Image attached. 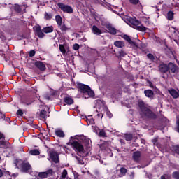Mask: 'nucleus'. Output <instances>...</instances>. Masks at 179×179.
Wrapping results in <instances>:
<instances>
[{
	"label": "nucleus",
	"mask_w": 179,
	"mask_h": 179,
	"mask_svg": "<svg viewBox=\"0 0 179 179\" xmlns=\"http://www.w3.org/2000/svg\"><path fill=\"white\" fill-rule=\"evenodd\" d=\"M138 106L140 108V115L142 118H148V120H156L157 118L156 113L150 110L148 104L143 101H138Z\"/></svg>",
	"instance_id": "1"
},
{
	"label": "nucleus",
	"mask_w": 179,
	"mask_h": 179,
	"mask_svg": "<svg viewBox=\"0 0 179 179\" xmlns=\"http://www.w3.org/2000/svg\"><path fill=\"white\" fill-rule=\"evenodd\" d=\"M126 20L127 23L129 24V26L132 27L133 29H135V30H138V31H146L148 30V28H146L145 26H143L141 22L136 19V17H127Z\"/></svg>",
	"instance_id": "2"
},
{
	"label": "nucleus",
	"mask_w": 179,
	"mask_h": 179,
	"mask_svg": "<svg viewBox=\"0 0 179 179\" xmlns=\"http://www.w3.org/2000/svg\"><path fill=\"white\" fill-rule=\"evenodd\" d=\"M77 87L80 93L84 94L85 99L94 97V91L90 88V86L80 83L77 84Z\"/></svg>",
	"instance_id": "3"
},
{
	"label": "nucleus",
	"mask_w": 179,
	"mask_h": 179,
	"mask_svg": "<svg viewBox=\"0 0 179 179\" xmlns=\"http://www.w3.org/2000/svg\"><path fill=\"white\" fill-rule=\"evenodd\" d=\"M35 35L38 37V38H44L45 37V33L46 34H48V33H52L54 31V27L50 26V27H43L41 30V27L38 26L35 27Z\"/></svg>",
	"instance_id": "4"
},
{
	"label": "nucleus",
	"mask_w": 179,
	"mask_h": 179,
	"mask_svg": "<svg viewBox=\"0 0 179 179\" xmlns=\"http://www.w3.org/2000/svg\"><path fill=\"white\" fill-rule=\"evenodd\" d=\"M71 146L75 152H77L78 156H80V153H83V152H85V148L83 147V144H82L79 141H73L71 143Z\"/></svg>",
	"instance_id": "5"
},
{
	"label": "nucleus",
	"mask_w": 179,
	"mask_h": 179,
	"mask_svg": "<svg viewBox=\"0 0 179 179\" xmlns=\"http://www.w3.org/2000/svg\"><path fill=\"white\" fill-rule=\"evenodd\" d=\"M57 6L64 13H73V8L69 5L64 4V3H58Z\"/></svg>",
	"instance_id": "6"
},
{
	"label": "nucleus",
	"mask_w": 179,
	"mask_h": 179,
	"mask_svg": "<svg viewBox=\"0 0 179 179\" xmlns=\"http://www.w3.org/2000/svg\"><path fill=\"white\" fill-rule=\"evenodd\" d=\"M169 73H177L178 72L179 67L177 64L169 62L168 63Z\"/></svg>",
	"instance_id": "7"
},
{
	"label": "nucleus",
	"mask_w": 179,
	"mask_h": 179,
	"mask_svg": "<svg viewBox=\"0 0 179 179\" xmlns=\"http://www.w3.org/2000/svg\"><path fill=\"white\" fill-rule=\"evenodd\" d=\"M53 173L54 171L52 169H48L45 172H39L38 177L41 179L48 178V177H51V176H52Z\"/></svg>",
	"instance_id": "8"
},
{
	"label": "nucleus",
	"mask_w": 179,
	"mask_h": 179,
	"mask_svg": "<svg viewBox=\"0 0 179 179\" xmlns=\"http://www.w3.org/2000/svg\"><path fill=\"white\" fill-rule=\"evenodd\" d=\"M158 68L159 72L163 75L169 73V64H161Z\"/></svg>",
	"instance_id": "9"
},
{
	"label": "nucleus",
	"mask_w": 179,
	"mask_h": 179,
	"mask_svg": "<svg viewBox=\"0 0 179 179\" xmlns=\"http://www.w3.org/2000/svg\"><path fill=\"white\" fill-rule=\"evenodd\" d=\"M50 158L51 159L52 162H53V163H55L56 164L59 163V155H58V152H50Z\"/></svg>",
	"instance_id": "10"
},
{
	"label": "nucleus",
	"mask_w": 179,
	"mask_h": 179,
	"mask_svg": "<svg viewBox=\"0 0 179 179\" xmlns=\"http://www.w3.org/2000/svg\"><path fill=\"white\" fill-rule=\"evenodd\" d=\"M34 102V99L31 96H26L21 99L22 104H25L26 106H30Z\"/></svg>",
	"instance_id": "11"
},
{
	"label": "nucleus",
	"mask_w": 179,
	"mask_h": 179,
	"mask_svg": "<svg viewBox=\"0 0 179 179\" xmlns=\"http://www.w3.org/2000/svg\"><path fill=\"white\" fill-rule=\"evenodd\" d=\"M34 65L36 68L39 69V71H44L45 69H47V67H45V64L43 62L41 61H36L34 63Z\"/></svg>",
	"instance_id": "12"
},
{
	"label": "nucleus",
	"mask_w": 179,
	"mask_h": 179,
	"mask_svg": "<svg viewBox=\"0 0 179 179\" xmlns=\"http://www.w3.org/2000/svg\"><path fill=\"white\" fill-rule=\"evenodd\" d=\"M106 28L108 30V32L110 33V34H112L113 36H115V34H117V29L114 27H113V26H111V24H107L106 26Z\"/></svg>",
	"instance_id": "13"
},
{
	"label": "nucleus",
	"mask_w": 179,
	"mask_h": 179,
	"mask_svg": "<svg viewBox=\"0 0 179 179\" xmlns=\"http://www.w3.org/2000/svg\"><path fill=\"white\" fill-rule=\"evenodd\" d=\"M92 31L96 36H100V34H103V32L101 31V29H99V27H97V26L96 25L92 26Z\"/></svg>",
	"instance_id": "14"
},
{
	"label": "nucleus",
	"mask_w": 179,
	"mask_h": 179,
	"mask_svg": "<svg viewBox=\"0 0 179 179\" xmlns=\"http://www.w3.org/2000/svg\"><path fill=\"white\" fill-rule=\"evenodd\" d=\"M144 94L152 100L155 96V92L152 90H144Z\"/></svg>",
	"instance_id": "15"
},
{
	"label": "nucleus",
	"mask_w": 179,
	"mask_h": 179,
	"mask_svg": "<svg viewBox=\"0 0 179 179\" xmlns=\"http://www.w3.org/2000/svg\"><path fill=\"white\" fill-rule=\"evenodd\" d=\"M169 93L172 96L173 99H178L179 97V94L177 90L174 89L169 90H168Z\"/></svg>",
	"instance_id": "16"
},
{
	"label": "nucleus",
	"mask_w": 179,
	"mask_h": 179,
	"mask_svg": "<svg viewBox=\"0 0 179 179\" xmlns=\"http://www.w3.org/2000/svg\"><path fill=\"white\" fill-rule=\"evenodd\" d=\"M64 102L67 104V106H72L73 104L74 101L71 96H66L64 98Z\"/></svg>",
	"instance_id": "17"
},
{
	"label": "nucleus",
	"mask_w": 179,
	"mask_h": 179,
	"mask_svg": "<svg viewBox=\"0 0 179 179\" xmlns=\"http://www.w3.org/2000/svg\"><path fill=\"white\" fill-rule=\"evenodd\" d=\"M132 159L134 162H139V159H141V152L140 151H136L133 153Z\"/></svg>",
	"instance_id": "18"
},
{
	"label": "nucleus",
	"mask_w": 179,
	"mask_h": 179,
	"mask_svg": "<svg viewBox=\"0 0 179 179\" xmlns=\"http://www.w3.org/2000/svg\"><path fill=\"white\" fill-rule=\"evenodd\" d=\"M122 38H124V40L127 41V43H129V44H131L133 45H136V43H135L134 41L131 40V38L129 37V36L124 34V35H123Z\"/></svg>",
	"instance_id": "19"
},
{
	"label": "nucleus",
	"mask_w": 179,
	"mask_h": 179,
	"mask_svg": "<svg viewBox=\"0 0 179 179\" xmlns=\"http://www.w3.org/2000/svg\"><path fill=\"white\" fill-rule=\"evenodd\" d=\"M21 167H22V171H29V170H30V167H31V166H30V164H29V163L23 162L22 164Z\"/></svg>",
	"instance_id": "20"
},
{
	"label": "nucleus",
	"mask_w": 179,
	"mask_h": 179,
	"mask_svg": "<svg viewBox=\"0 0 179 179\" xmlns=\"http://www.w3.org/2000/svg\"><path fill=\"white\" fill-rule=\"evenodd\" d=\"M59 29L61 30V31H62L63 33L65 31H68V30H69V28H68V27H66V25L65 24V22H62L60 25H57Z\"/></svg>",
	"instance_id": "21"
},
{
	"label": "nucleus",
	"mask_w": 179,
	"mask_h": 179,
	"mask_svg": "<svg viewBox=\"0 0 179 179\" xmlns=\"http://www.w3.org/2000/svg\"><path fill=\"white\" fill-rule=\"evenodd\" d=\"M114 45H115V47L117 48H122V47H125V43L124 41H116L114 42Z\"/></svg>",
	"instance_id": "22"
},
{
	"label": "nucleus",
	"mask_w": 179,
	"mask_h": 179,
	"mask_svg": "<svg viewBox=\"0 0 179 179\" xmlns=\"http://www.w3.org/2000/svg\"><path fill=\"white\" fill-rule=\"evenodd\" d=\"M55 135L59 138H65V134L64 133V131L60 129L55 130Z\"/></svg>",
	"instance_id": "23"
},
{
	"label": "nucleus",
	"mask_w": 179,
	"mask_h": 179,
	"mask_svg": "<svg viewBox=\"0 0 179 179\" xmlns=\"http://www.w3.org/2000/svg\"><path fill=\"white\" fill-rule=\"evenodd\" d=\"M128 170L126 168L122 167L120 169L119 177H124L127 174Z\"/></svg>",
	"instance_id": "24"
},
{
	"label": "nucleus",
	"mask_w": 179,
	"mask_h": 179,
	"mask_svg": "<svg viewBox=\"0 0 179 179\" xmlns=\"http://www.w3.org/2000/svg\"><path fill=\"white\" fill-rule=\"evenodd\" d=\"M166 19L171 21L174 20V13L173 11H169L166 14Z\"/></svg>",
	"instance_id": "25"
},
{
	"label": "nucleus",
	"mask_w": 179,
	"mask_h": 179,
	"mask_svg": "<svg viewBox=\"0 0 179 179\" xmlns=\"http://www.w3.org/2000/svg\"><path fill=\"white\" fill-rule=\"evenodd\" d=\"M55 20H56V22L57 24V26H61V24H62V17H61V15H57L55 16Z\"/></svg>",
	"instance_id": "26"
},
{
	"label": "nucleus",
	"mask_w": 179,
	"mask_h": 179,
	"mask_svg": "<svg viewBox=\"0 0 179 179\" xmlns=\"http://www.w3.org/2000/svg\"><path fill=\"white\" fill-rule=\"evenodd\" d=\"M91 142L92 141H90V138H85L83 143L86 146V148H90Z\"/></svg>",
	"instance_id": "27"
},
{
	"label": "nucleus",
	"mask_w": 179,
	"mask_h": 179,
	"mask_svg": "<svg viewBox=\"0 0 179 179\" xmlns=\"http://www.w3.org/2000/svg\"><path fill=\"white\" fill-rule=\"evenodd\" d=\"M29 153L32 156H38V155H40V151L37 149H34V150H30Z\"/></svg>",
	"instance_id": "28"
},
{
	"label": "nucleus",
	"mask_w": 179,
	"mask_h": 179,
	"mask_svg": "<svg viewBox=\"0 0 179 179\" xmlns=\"http://www.w3.org/2000/svg\"><path fill=\"white\" fill-rule=\"evenodd\" d=\"M129 3L131 5H140V6H142V4L141 3V1L139 0H128Z\"/></svg>",
	"instance_id": "29"
},
{
	"label": "nucleus",
	"mask_w": 179,
	"mask_h": 179,
	"mask_svg": "<svg viewBox=\"0 0 179 179\" xmlns=\"http://www.w3.org/2000/svg\"><path fill=\"white\" fill-rule=\"evenodd\" d=\"M44 17H45V20H51V19H52V14L48 13L47 12H45Z\"/></svg>",
	"instance_id": "30"
},
{
	"label": "nucleus",
	"mask_w": 179,
	"mask_h": 179,
	"mask_svg": "<svg viewBox=\"0 0 179 179\" xmlns=\"http://www.w3.org/2000/svg\"><path fill=\"white\" fill-rule=\"evenodd\" d=\"M40 117L41 118L45 119V117H47V112L45 110H41L40 112Z\"/></svg>",
	"instance_id": "31"
},
{
	"label": "nucleus",
	"mask_w": 179,
	"mask_h": 179,
	"mask_svg": "<svg viewBox=\"0 0 179 179\" xmlns=\"http://www.w3.org/2000/svg\"><path fill=\"white\" fill-rule=\"evenodd\" d=\"M14 10L17 12V13H20L22 12V8H20L19 4H17L14 6Z\"/></svg>",
	"instance_id": "32"
},
{
	"label": "nucleus",
	"mask_w": 179,
	"mask_h": 179,
	"mask_svg": "<svg viewBox=\"0 0 179 179\" xmlns=\"http://www.w3.org/2000/svg\"><path fill=\"white\" fill-rule=\"evenodd\" d=\"M59 51L62 52V54H66V50L65 49V46L64 45L60 44L59 45Z\"/></svg>",
	"instance_id": "33"
},
{
	"label": "nucleus",
	"mask_w": 179,
	"mask_h": 179,
	"mask_svg": "<svg viewBox=\"0 0 179 179\" xmlns=\"http://www.w3.org/2000/svg\"><path fill=\"white\" fill-rule=\"evenodd\" d=\"M105 111H106V115H107V117H108V118H113V113H111L110 110H108V107L105 108Z\"/></svg>",
	"instance_id": "34"
},
{
	"label": "nucleus",
	"mask_w": 179,
	"mask_h": 179,
	"mask_svg": "<svg viewBox=\"0 0 179 179\" xmlns=\"http://www.w3.org/2000/svg\"><path fill=\"white\" fill-rule=\"evenodd\" d=\"M124 139L127 141H132V139H134V136L132 134H124Z\"/></svg>",
	"instance_id": "35"
},
{
	"label": "nucleus",
	"mask_w": 179,
	"mask_h": 179,
	"mask_svg": "<svg viewBox=\"0 0 179 179\" xmlns=\"http://www.w3.org/2000/svg\"><path fill=\"white\" fill-rule=\"evenodd\" d=\"M67 176H68V171H66V169H64L61 175V179L66 178Z\"/></svg>",
	"instance_id": "36"
},
{
	"label": "nucleus",
	"mask_w": 179,
	"mask_h": 179,
	"mask_svg": "<svg viewBox=\"0 0 179 179\" xmlns=\"http://www.w3.org/2000/svg\"><path fill=\"white\" fill-rule=\"evenodd\" d=\"M99 136H101V138H106V136H107V133H106V131H104V129H101L99 133Z\"/></svg>",
	"instance_id": "37"
},
{
	"label": "nucleus",
	"mask_w": 179,
	"mask_h": 179,
	"mask_svg": "<svg viewBox=\"0 0 179 179\" xmlns=\"http://www.w3.org/2000/svg\"><path fill=\"white\" fill-rule=\"evenodd\" d=\"M173 150L176 155H179V145L173 147Z\"/></svg>",
	"instance_id": "38"
},
{
	"label": "nucleus",
	"mask_w": 179,
	"mask_h": 179,
	"mask_svg": "<svg viewBox=\"0 0 179 179\" xmlns=\"http://www.w3.org/2000/svg\"><path fill=\"white\" fill-rule=\"evenodd\" d=\"M147 58H148V59H150V61L156 60V58H155V56L153 55H152L151 53H148L147 55Z\"/></svg>",
	"instance_id": "39"
},
{
	"label": "nucleus",
	"mask_w": 179,
	"mask_h": 179,
	"mask_svg": "<svg viewBox=\"0 0 179 179\" xmlns=\"http://www.w3.org/2000/svg\"><path fill=\"white\" fill-rule=\"evenodd\" d=\"M172 177L174 179H179V172L178 171H174L172 173Z\"/></svg>",
	"instance_id": "40"
},
{
	"label": "nucleus",
	"mask_w": 179,
	"mask_h": 179,
	"mask_svg": "<svg viewBox=\"0 0 179 179\" xmlns=\"http://www.w3.org/2000/svg\"><path fill=\"white\" fill-rule=\"evenodd\" d=\"M75 158L76 159L78 164H85V162L83 161L82 159L79 158V157L76 156Z\"/></svg>",
	"instance_id": "41"
},
{
	"label": "nucleus",
	"mask_w": 179,
	"mask_h": 179,
	"mask_svg": "<svg viewBox=\"0 0 179 179\" xmlns=\"http://www.w3.org/2000/svg\"><path fill=\"white\" fill-rule=\"evenodd\" d=\"M119 56L117 57H124V55H127V53L125 52V51H124V50H120L118 52Z\"/></svg>",
	"instance_id": "42"
},
{
	"label": "nucleus",
	"mask_w": 179,
	"mask_h": 179,
	"mask_svg": "<svg viewBox=\"0 0 179 179\" xmlns=\"http://www.w3.org/2000/svg\"><path fill=\"white\" fill-rule=\"evenodd\" d=\"M80 48V46H79V44L78 43H75L74 45H73V50H74V51H78Z\"/></svg>",
	"instance_id": "43"
},
{
	"label": "nucleus",
	"mask_w": 179,
	"mask_h": 179,
	"mask_svg": "<svg viewBox=\"0 0 179 179\" xmlns=\"http://www.w3.org/2000/svg\"><path fill=\"white\" fill-rule=\"evenodd\" d=\"M0 40H1V41H5V40H6V37H5L3 33H0Z\"/></svg>",
	"instance_id": "44"
},
{
	"label": "nucleus",
	"mask_w": 179,
	"mask_h": 179,
	"mask_svg": "<svg viewBox=\"0 0 179 179\" xmlns=\"http://www.w3.org/2000/svg\"><path fill=\"white\" fill-rule=\"evenodd\" d=\"M17 115H20V117L23 116V110L22 109H19L17 110Z\"/></svg>",
	"instance_id": "45"
},
{
	"label": "nucleus",
	"mask_w": 179,
	"mask_h": 179,
	"mask_svg": "<svg viewBox=\"0 0 179 179\" xmlns=\"http://www.w3.org/2000/svg\"><path fill=\"white\" fill-rule=\"evenodd\" d=\"M29 55L30 57H34V55H36V50H31L29 52Z\"/></svg>",
	"instance_id": "46"
},
{
	"label": "nucleus",
	"mask_w": 179,
	"mask_h": 179,
	"mask_svg": "<svg viewBox=\"0 0 179 179\" xmlns=\"http://www.w3.org/2000/svg\"><path fill=\"white\" fill-rule=\"evenodd\" d=\"M0 146H6V141H0Z\"/></svg>",
	"instance_id": "47"
},
{
	"label": "nucleus",
	"mask_w": 179,
	"mask_h": 179,
	"mask_svg": "<svg viewBox=\"0 0 179 179\" xmlns=\"http://www.w3.org/2000/svg\"><path fill=\"white\" fill-rule=\"evenodd\" d=\"M148 84L150 87H151V89H154L155 86L153 85V83H152V81H148Z\"/></svg>",
	"instance_id": "48"
},
{
	"label": "nucleus",
	"mask_w": 179,
	"mask_h": 179,
	"mask_svg": "<svg viewBox=\"0 0 179 179\" xmlns=\"http://www.w3.org/2000/svg\"><path fill=\"white\" fill-rule=\"evenodd\" d=\"M129 177L131 179H134V178L135 177V172H131Z\"/></svg>",
	"instance_id": "49"
},
{
	"label": "nucleus",
	"mask_w": 179,
	"mask_h": 179,
	"mask_svg": "<svg viewBox=\"0 0 179 179\" xmlns=\"http://www.w3.org/2000/svg\"><path fill=\"white\" fill-rule=\"evenodd\" d=\"M90 124H91V125H94V119L93 118L90 119Z\"/></svg>",
	"instance_id": "50"
},
{
	"label": "nucleus",
	"mask_w": 179,
	"mask_h": 179,
	"mask_svg": "<svg viewBox=\"0 0 179 179\" xmlns=\"http://www.w3.org/2000/svg\"><path fill=\"white\" fill-rule=\"evenodd\" d=\"M0 139H5V136L0 131Z\"/></svg>",
	"instance_id": "51"
},
{
	"label": "nucleus",
	"mask_w": 179,
	"mask_h": 179,
	"mask_svg": "<svg viewBox=\"0 0 179 179\" xmlns=\"http://www.w3.org/2000/svg\"><path fill=\"white\" fill-rule=\"evenodd\" d=\"M152 143H154V145H155V143H156L157 142V138H155L152 139Z\"/></svg>",
	"instance_id": "52"
},
{
	"label": "nucleus",
	"mask_w": 179,
	"mask_h": 179,
	"mask_svg": "<svg viewBox=\"0 0 179 179\" xmlns=\"http://www.w3.org/2000/svg\"><path fill=\"white\" fill-rule=\"evenodd\" d=\"M79 175L78 173L74 175V179H79Z\"/></svg>",
	"instance_id": "53"
},
{
	"label": "nucleus",
	"mask_w": 179,
	"mask_h": 179,
	"mask_svg": "<svg viewBox=\"0 0 179 179\" xmlns=\"http://www.w3.org/2000/svg\"><path fill=\"white\" fill-rule=\"evenodd\" d=\"M99 117H101V118H103V117H104V115H103V113H99L98 115H97Z\"/></svg>",
	"instance_id": "54"
},
{
	"label": "nucleus",
	"mask_w": 179,
	"mask_h": 179,
	"mask_svg": "<svg viewBox=\"0 0 179 179\" xmlns=\"http://www.w3.org/2000/svg\"><path fill=\"white\" fill-rule=\"evenodd\" d=\"M171 29H172V30H173V33H176V29H174V27H171V28H169V31H170Z\"/></svg>",
	"instance_id": "55"
},
{
	"label": "nucleus",
	"mask_w": 179,
	"mask_h": 179,
	"mask_svg": "<svg viewBox=\"0 0 179 179\" xmlns=\"http://www.w3.org/2000/svg\"><path fill=\"white\" fill-rule=\"evenodd\" d=\"M3 176V172H2V170L0 169V177H2Z\"/></svg>",
	"instance_id": "56"
},
{
	"label": "nucleus",
	"mask_w": 179,
	"mask_h": 179,
	"mask_svg": "<svg viewBox=\"0 0 179 179\" xmlns=\"http://www.w3.org/2000/svg\"><path fill=\"white\" fill-rule=\"evenodd\" d=\"M161 179H166V176H165L164 175H162V176H161Z\"/></svg>",
	"instance_id": "57"
},
{
	"label": "nucleus",
	"mask_w": 179,
	"mask_h": 179,
	"mask_svg": "<svg viewBox=\"0 0 179 179\" xmlns=\"http://www.w3.org/2000/svg\"><path fill=\"white\" fill-rule=\"evenodd\" d=\"M120 142H121L122 145V144H123V145H125V142H123L122 140H120Z\"/></svg>",
	"instance_id": "58"
},
{
	"label": "nucleus",
	"mask_w": 179,
	"mask_h": 179,
	"mask_svg": "<svg viewBox=\"0 0 179 179\" xmlns=\"http://www.w3.org/2000/svg\"><path fill=\"white\" fill-rule=\"evenodd\" d=\"M0 160H1V156H0Z\"/></svg>",
	"instance_id": "59"
}]
</instances>
